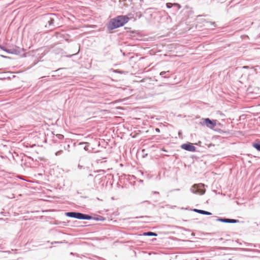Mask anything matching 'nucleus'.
Instances as JSON below:
<instances>
[{
  "instance_id": "1",
  "label": "nucleus",
  "mask_w": 260,
  "mask_h": 260,
  "mask_svg": "<svg viewBox=\"0 0 260 260\" xmlns=\"http://www.w3.org/2000/svg\"><path fill=\"white\" fill-rule=\"evenodd\" d=\"M129 20V18L127 16H118L110 20L108 24L107 27L109 30H113L115 28L123 26Z\"/></svg>"
},
{
  "instance_id": "2",
  "label": "nucleus",
  "mask_w": 260,
  "mask_h": 260,
  "mask_svg": "<svg viewBox=\"0 0 260 260\" xmlns=\"http://www.w3.org/2000/svg\"><path fill=\"white\" fill-rule=\"evenodd\" d=\"M65 214L67 216L79 219L89 220L92 218V216L89 215L83 214L80 212H66Z\"/></svg>"
},
{
  "instance_id": "3",
  "label": "nucleus",
  "mask_w": 260,
  "mask_h": 260,
  "mask_svg": "<svg viewBox=\"0 0 260 260\" xmlns=\"http://www.w3.org/2000/svg\"><path fill=\"white\" fill-rule=\"evenodd\" d=\"M57 18L56 15L55 14H52V13L49 14L45 15V19L48 22V23L46 25V27H47V25H48V27L50 29H52L53 28H54L55 27V25H54V21L55 18Z\"/></svg>"
},
{
  "instance_id": "4",
  "label": "nucleus",
  "mask_w": 260,
  "mask_h": 260,
  "mask_svg": "<svg viewBox=\"0 0 260 260\" xmlns=\"http://www.w3.org/2000/svg\"><path fill=\"white\" fill-rule=\"evenodd\" d=\"M204 185L203 184H194L190 188V191L193 193H199L203 194L205 192V190L203 188Z\"/></svg>"
},
{
  "instance_id": "5",
  "label": "nucleus",
  "mask_w": 260,
  "mask_h": 260,
  "mask_svg": "<svg viewBox=\"0 0 260 260\" xmlns=\"http://www.w3.org/2000/svg\"><path fill=\"white\" fill-rule=\"evenodd\" d=\"M216 120H211L209 118H205L203 119V122H201L202 125H205L207 127L213 129L216 125Z\"/></svg>"
},
{
  "instance_id": "6",
  "label": "nucleus",
  "mask_w": 260,
  "mask_h": 260,
  "mask_svg": "<svg viewBox=\"0 0 260 260\" xmlns=\"http://www.w3.org/2000/svg\"><path fill=\"white\" fill-rule=\"evenodd\" d=\"M181 147L185 150L190 152H194L196 149V147L190 143L183 144Z\"/></svg>"
},
{
  "instance_id": "7",
  "label": "nucleus",
  "mask_w": 260,
  "mask_h": 260,
  "mask_svg": "<svg viewBox=\"0 0 260 260\" xmlns=\"http://www.w3.org/2000/svg\"><path fill=\"white\" fill-rule=\"evenodd\" d=\"M193 211L197 213H200L201 214H204V215H210L212 214V213L211 212H209L208 211L200 210V209H193Z\"/></svg>"
},
{
  "instance_id": "8",
  "label": "nucleus",
  "mask_w": 260,
  "mask_h": 260,
  "mask_svg": "<svg viewBox=\"0 0 260 260\" xmlns=\"http://www.w3.org/2000/svg\"><path fill=\"white\" fill-rule=\"evenodd\" d=\"M22 141H23V140L21 139L20 142H18L19 148L22 145H23L24 146H25L26 147H30V144H29L28 143H27L26 144H25V142H22Z\"/></svg>"
},
{
  "instance_id": "9",
  "label": "nucleus",
  "mask_w": 260,
  "mask_h": 260,
  "mask_svg": "<svg viewBox=\"0 0 260 260\" xmlns=\"http://www.w3.org/2000/svg\"><path fill=\"white\" fill-rule=\"evenodd\" d=\"M79 145H85V146L84 147V149L86 151L88 150V147L89 146V143H87V142L80 143Z\"/></svg>"
},
{
  "instance_id": "10",
  "label": "nucleus",
  "mask_w": 260,
  "mask_h": 260,
  "mask_svg": "<svg viewBox=\"0 0 260 260\" xmlns=\"http://www.w3.org/2000/svg\"><path fill=\"white\" fill-rule=\"evenodd\" d=\"M166 6H167V7L168 8H172L173 6H177L179 8H180V6L179 4H177V3H174V4H172V3H168L166 4Z\"/></svg>"
},
{
  "instance_id": "11",
  "label": "nucleus",
  "mask_w": 260,
  "mask_h": 260,
  "mask_svg": "<svg viewBox=\"0 0 260 260\" xmlns=\"http://www.w3.org/2000/svg\"><path fill=\"white\" fill-rule=\"evenodd\" d=\"M144 235L148 236H157V234L153 232H148L144 233Z\"/></svg>"
},
{
  "instance_id": "12",
  "label": "nucleus",
  "mask_w": 260,
  "mask_h": 260,
  "mask_svg": "<svg viewBox=\"0 0 260 260\" xmlns=\"http://www.w3.org/2000/svg\"><path fill=\"white\" fill-rule=\"evenodd\" d=\"M252 145L254 148H255L258 151H260V143H253Z\"/></svg>"
},
{
  "instance_id": "13",
  "label": "nucleus",
  "mask_w": 260,
  "mask_h": 260,
  "mask_svg": "<svg viewBox=\"0 0 260 260\" xmlns=\"http://www.w3.org/2000/svg\"><path fill=\"white\" fill-rule=\"evenodd\" d=\"M217 221H221L222 222H226L228 223L229 221V218H219L217 219Z\"/></svg>"
},
{
  "instance_id": "14",
  "label": "nucleus",
  "mask_w": 260,
  "mask_h": 260,
  "mask_svg": "<svg viewBox=\"0 0 260 260\" xmlns=\"http://www.w3.org/2000/svg\"><path fill=\"white\" fill-rule=\"evenodd\" d=\"M238 221V220L234 219H229L228 223H236Z\"/></svg>"
},
{
  "instance_id": "15",
  "label": "nucleus",
  "mask_w": 260,
  "mask_h": 260,
  "mask_svg": "<svg viewBox=\"0 0 260 260\" xmlns=\"http://www.w3.org/2000/svg\"><path fill=\"white\" fill-rule=\"evenodd\" d=\"M63 152V151L62 150H59V151H57L56 153H55V155L56 156H59L60 155H61Z\"/></svg>"
},
{
  "instance_id": "16",
  "label": "nucleus",
  "mask_w": 260,
  "mask_h": 260,
  "mask_svg": "<svg viewBox=\"0 0 260 260\" xmlns=\"http://www.w3.org/2000/svg\"><path fill=\"white\" fill-rule=\"evenodd\" d=\"M167 72H169V71H167V72H165V71H163V72H161L160 73V75L165 77V78H168V77H166V76H164L165 74H166Z\"/></svg>"
},
{
  "instance_id": "17",
  "label": "nucleus",
  "mask_w": 260,
  "mask_h": 260,
  "mask_svg": "<svg viewBox=\"0 0 260 260\" xmlns=\"http://www.w3.org/2000/svg\"><path fill=\"white\" fill-rule=\"evenodd\" d=\"M147 216H139V217H135L134 218H147Z\"/></svg>"
},
{
  "instance_id": "18",
  "label": "nucleus",
  "mask_w": 260,
  "mask_h": 260,
  "mask_svg": "<svg viewBox=\"0 0 260 260\" xmlns=\"http://www.w3.org/2000/svg\"><path fill=\"white\" fill-rule=\"evenodd\" d=\"M64 149H67L70 148V145H67V148H66L65 146L63 147Z\"/></svg>"
},
{
  "instance_id": "19",
  "label": "nucleus",
  "mask_w": 260,
  "mask_h": 260,
  "mask_svg": "<svg viewBox=\"0 0 260 260\" xmlns=\"http://www.w3.org/2000/svg\"><path fill=\"white\" fill-rule=\"evenodd\" d=\"M153 193L154 194H159V192H158V191H153Z\"/></svg>"
},
{
  "instance_id": "20",
  "label": "nucleus",
  "mask_w": 260,
  "mask_h": 260,
  "mask_svg": "<svg viewBox=\"0 0 260 260\" xmlns=\"http://www.w3.org/2000/svg\"><path fill=\"white\" fill-rule=\"evenodd\" d=\"M155 131H156L157 132H159V131H159V128H156L155 129Z\"/></svg>"
},
{
  "instance_id": "21",
  "label": "nucleus",
  "mask_w": 260,
  "mask_h": 260,
  "mask_svg": "<svg viewBox=\"0 0 260 260\" xmlns=\"http://www.w3.org/2000/svg\"><path fill=\"white\" fill-rule=\"evenodd\" d=\"M62 137H63V136H62V135H59L58 138H59V139H60L61 138H62Z\"/></svg>"
},
{
  "instance_id": "22",
  "label": "nucleus",
  "mask_w": 260,
  "mask_h": 260,
  "mask_svg": "<svg viewBox=\"0 0 260 260\" xmlns=\"http://www.w3.org/2000/svg\"><path fill=\"white\" fill-rule=\"evenodd\" d=\"M0 48L2 50H5L4 48H3V47L0 45Z\"/></svg>"
},
{
  "instance_id": "23",
  "label": "nucleus",
  "mask_w": 260,
  "mask_h": 260,
  "mask_svg": "<svg viewBox=\"0 0 260 260\" xmlns=\"http://www.w3.org/2000/svg\"><path fill=\"white\" fill-rule=\"evenodd\" d=\"M243 68H244V69H248V68H249V67H248V66H244Z\"/></svg>"
},
{
  "instance_id": "24",
  "label": "nucleus",
  "mask_w": 260,
  "mask_h": 260,
  "mask_svg": "<svg viewBox=\"0 0 260 260\" xmlns=\"http://www.w3.org/2000/svg\"><path fill=\"white\" fill-rule=\"evenodd\" d=\"M17 178H20V179H22V178H21L20 176H18V175L17 176Z\"/></svg>"
},
{
  "instance_id": "25",
  "label": "nucleus",
  "mask_w": 260,
  "mask_h": 260,
  "mask_svg": "<svg viewBox=\"0 0 260 260\" xmlns=\"http://www.w3.org/2000/svg\"><path fill=\"white\" fill-rule=\"evenodd\" d=\"M145 202H147V203H149V202L148 201H145Z\"/></svg>"
},
{
  "instance_id": "26",
  "label": "nucleus",
  "mask_w": 260,
  "mask_h": 260,
  "mask_svg": "<svg viewBox=\"0 0 260 260\" xmlns=\"http://www.w3.org/2000/svg\"><path fill=\"white\" fill-rule=\"evenodd\" d=\"M259 69H260V67H259Z\"/></svg>"
}]
</instances>
